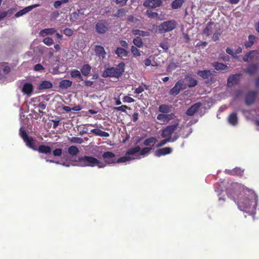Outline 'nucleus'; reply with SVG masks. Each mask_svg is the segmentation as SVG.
Wrapping results in <instances>:
<instances>
[{
  "label": "nucleus",
  "instance_id": "obj_47",
  "mask_svg": "<svg viewBox=\"0 0 259 259\" xmlns=\"http://www.w3.org/2000/svg\"><path fill=\"white\" fill-rule=\"evenodd\" d=\"M178 65L174 62H171L167 67L166 70L168 72H171L173 70L175 69Z\"/></svg>",
  "mask_w": 259,
  "mask_h": 259
},
{
  "label": "nucleus",
  "instance_id": "obj_16",
  "mask_svg": "<svg viewBox=\"0 0 259 259\" xmlns=\"http://www.w3.org/2000/svg\"><path fill=\"white\" fill-rule=\"evenodd\" d=\"M216 25L217 24L213 22H209L207 25L206 28L203 30V34H205L206 36H209L214 31Z\"/></svg>",
  "mask_w": 259,
  "mask_h": 259
},
{
  "label": "nucleus",
  "instance_id": "obj_29",
  "mask_svg": "<svg viewBox=\"0 0 259 259\" xmlns=\"http://www.w3.org/2000/svg\"><path fill=\"white\" fill-rule=\"evenodd\" d=\"M212 33H213V35L212 37V40L214 41L219 40V37L221 34V28L220 27V26L218 24H217V25H215V29Z\"/></svg>",
  "mask_w": 259,
  "mask_h": 259
},
{
  "label": "nucleus",
  "instance_id": "obj_38",
  "mask_svg": "<svg viewBox=\"0 0 259 259\" xmlns=\"http://www.w3.org/2000/svg\"><path fill=\"white\" fill-rule=\"evenodd\" d=\"M70 75H71V77H72L77 78L80 79L81 80H83L82 76L81 75V73H80V71L78 70H76V69L72 70L70 72Z\"/></svg>",
  "mask_w": 259,
  "mask_h": 259
},
{
  "label": "nucleus",
  "instance_id": "obj_50",
  "mask_svg": "<svg viewBox=\"0 0 259 259\" xmlns=\"http://www.w3.org/2000/svg\"><path fill=\"white\" fill-rule=\"evenodd\" d=\"M123 102L132 103L135 102V100L129 96H124L122 99Z\"/></svg>",
  "mask_w": 259,
  "mask_h": 259
},
{
  "label": "nucleus",
  "instance_id": "obj_3",
  "mask_svg": "<svg viewBox=\"0 0 259 259\" xmlns=\"http://www.w3.org/2000/svg\"><path fill=\"white\" fill-rule=\"evenodd\" d=\"M19 135L22 138L27 147L39 153L49 154L51 153L52 149L50 147L45 145H39L38 148L36 145V140L31 136H29L26 132L21 127L19 130Z\"/></svg>",
  "mask_w": 259,
  "mask_h": 259
},
{
  "label": "nucleus",
  "instance_id": "obj_13",
  "mask_svg": "<svg viewBox=\"0 0 259 259\" xmlns=\"http://www.w3.org/2000/svg\"><path fill=\"white\" fill-rule=\"evenodd\" d=\"M33 90V87L30 83H25L23 85L22 89V92L24 94L27 95L28 97H30Z\"/></svg>",
  "mask_w": 259,
  "mask_h": 259
},
{
  "label": "nucleus",
  "instance_id": "obj_48",
  "mask_svg": "<svg viewBox=\"0 0 259 259\" xmlns=\"http://www.w3.org/2000/svg\"><path fill=\"white\" fill-rule=\"evenodd\" d=\"M64 34L67 36H71L73 33V30L69 28H66L63 30Z\"/></svg>",
  "mask_w": 259,
  "mask_h": 259
},
{
  "label": "nucleus",
  "instance_id": "obj_61",
  "mask_svg": "<svg viewBox=\"0 0 259 259\" xmlns=\"http://www.w3.org/2000/svg\"><path fill=\"white\" fill-rule=\"evenodd\" d=\"M60 164L66 167H69L71 165L74 166L73 165H76V164H73L70 162H64L60 163Z\"/></svg>",
  "mask_w": 259,
  "mask_h": 259
},
{
  "label": "nucleus",
  "instance_id": "obj_10",
  "mask_svg": "<svg viewBox=\"0 0 259 259\" xmlns=\"http://www.w3.org/2000/svg\"><path fill=\"white\" fill-rule=\"evenodd\" d=\"M10 71L11 68L8 63L5 62L0 63V79L4 80Z\"/></svg>",
  "mask_w": 259,
  "mask_h": 259
},
{
  "label": "nucleus",
  "instance_id": "obj_45",
  "mask_svg": "<svg viewBox=\"0 0 259 259\" xmlns=\"http://www.w3.org/2000/svg\"><path fill=\"white\" fill-rule=\"evenodd\" d=\"M156 139L153 137L146 139L144 142V144L145 146H150L155 143Z\"/></svg>",
  "mask_w": 259,
  "mask_h": 259
},
{
  "label": "nucleus",
  "instance_id": "obj_5",
  "mask_svg": "<svg viewBox=\"0 0 259 259\" xmlns=\"http://www.w3.org/2000/svg\"><path fill=\"white\" fill-rule=\"evenodd\" d=\"M180 120L177 119L174 124L166 126L163 128L161 133V137L163 138H167L171 142L176 141L179 137V135L176 132L179 127Z\"/></svg>",
  "mask_w": 259,
  "mask_h": 259
},
{
  "label": "nucleus",
  "instance_id": "obj_43",
  "mask_svg": "<svg viewBox=\"0 0 259 259\" xmlns=\"http://www.w3.org/2000/svg\"><path fill=\"white\" fill-rule=\"evenodd\" d=\"M69 140L72 143L81 144L83 142V139L80 137H73L69 138Z\"/></svg>",
  "mask_w": 259,
  "mask_h": 259
},
{
  "label": "nucleus",
  "instance_id": "obj_4",
  "mask_svg": "<svg viewBox=\"0 0 259 259\" xmlns=\"http://www.w3.org/2000/svg\"><path fill=\"white\" fill-rule=\"evenodd\" d=\"M78 163L75 165L80 167H94L98 166L99 168H103L106 166V164L97 158L88 156H83L79 157L77 160H73Z\"/></svg>",
  "mask_w": 259,
  "mask_h": 259
},
{
  "label": "nucleus",
  "instance_id": "obj_25",
  "mask_svg": "<svg viewBox=\"0 0 259 259\" xmlns=\"http://www.w3.org/2000/svg\"><path fill=\"white\" fill-rule=\"evenodd\" d=\"M115 53L118 57L123 58L127 57L128 51L122 48L117 47L115 51Z\"/></svg>",
  "mask_w": 259,
  "mask_h": 259
},
{
  "label": "nucleus",
  "instance_id": "obj_23",
  "mask_svg": "<svg viewBox=\"0 0 259 259\" xmlns=\"http://www.w3.org/2000/svg\"><path fill=\"white\" fill-rule=\"evenodd\" d=\"M197 74L203 79H208L212 75V72L209 70H198Z\"/></svg>",
  "mask_w": 259,
  "mask_h": 259
},
{
  "label": "nucleus",
  "instance_id": "obj_59",
  "mask_svg": "<svg viewBox=\"0 0 259 259\" xmlns=\"http://www.w3.org/2000/svg\"><path fill=\"white\" fill-rule=\"evenodd\" d=\"M128 0H116V3L120 6H124Z\"/></svg>",
  "mask_w": 259,
  "mask_h": 259
},
{
  "label": "nucleus",
  "instance_id": "obj_64",
  "mask_svg": "<svg viewBox=\"0 0 259 259\" xmlns=\"http://www.w3.org/2000/svg\"><path fill=\"white\" fill-rule=\"evenodd\" d=\"M52 122L53 123V128H56L58 126L59 123V120H52Z\"/></svg>",
  "mask_w": 259,
  "mask_h": 259
},
{
  "label": "nucleus",
  "instance_id": "obj_19",
  "mask_svg": "<svg viewBox=\"0 0 259 259\" xmlns=\"http://www.w3.org/2000/svg\"><path fill=\"white\" fill-rule=\"evenodd\" d=\"M240 74H236L230 76L228 78L227 84L228 87H231L233 84L237 83L239 80Z\"/></svg>",
  "mask_w": 259,
  "mask_h": 259
},
{
  "label": "nucleus",
  "instance_id": "obj_39",
  "mask_svg": "<svg viewBox=\"0 0 259 259\" xmlns=\"http://www.w3.org/2000/svg\"><path fill=\"white\" fill-rule=\"evenodd\" d=\"M255 53H256V51H250L243 57V60L245 62H249V60L253 57V54Z\"/></svg>",
  "mask_w": 259,
  "mask_h": 259
},
{
  "label": "nucleus",
  "instance_id": "obj_14",
  "mask_svg": "<svg viewBox=\"0 0 259 259\" xmlns=\"http://www.w3.org/2000/svg\"><path fill=\"white\" fill-rule=\"evenodd\" d=\"M172 149L170 147H164L157 150L155 152V155L156 156L160 157L162 155H165L172 152Z\"/></svg>",
  "mask_w": 259,
  "mask_h": 259
},
{
  "label": "nucleus",
  "instance_id": "obj_20",
  "mask_svg": "<svg viewBox=\"0 0 259 259\" xmlns=\"http://www.w3.org/2000/svg\"><path fill=\"white\" fill-rule=\"evenodd\" d=\"M185 79L187 82V88H193L197 84V80L189 75H186Z\"/></svg>",
  "mask_w": 259,
  "mask_h": 259
},
{
  "label": "nucleus",
  "instance_id": "obj_30",
  "mask_svg": "<svg viewBox=\"0 0 259 259\" xmlns=\"http://www.w3.org/2000/svg\"><path fill=\"white\" fill-rule=\"evenodd\" d=\"M200 105L198 103L191 106L187 111L186 114L188 115L192 116L198 110Z\"/></svg>",
  "mask_w": 259,
  "mask_h": 259
},
{
  "label": "nucleus",
  "instance_id": "obj_17",
  "mask_svg": "<svg viewBox=\"0 0 259 259\" xmlns=\"http://www.w3.org/2000/svg\"><path fill=\"white\" fill-rule=\"evenodd\" d=\"M228 121L230 124L232 126H236L238 122V117L236 113L233 112L230 114L228 118Z\"/></svg>",
  "mask_w": 259,
  "mask_h": 259
},
{
  "label": "nucleus",
  "instance_id": "obj_63",
  "mask_svg": "<svg viewBox=\"0 0 259 259\" xmlns=\"http://www.w3.org/2000/svg\"><path fill=\"white\" fill-rule=\"evenodd\" d=\"M139 114L138 112H135L133 115V121L136 122L138 119Z\"/></svg>",
  "mask_w": 259,
  "mask_h": 259
},
{
  "label": "nucleus",
  "instance_id": "obj_9",
  "mask_svg": "<svg viewBox=\"0 0 259 259\" xmlns=\"http://www.w3.org/2000/svg\"><path fill=\"white\" fill-rule=\"evenodd\" d=\"M175 115L174 113H160L157 116V119L159 120L160 124H166L170 120L174 119L175 118Z\"/></svg>",
  "mask_w": 259,
  "mask_h": 259
},
{
  "label": "nucleus",
  "instance_id": "obj_44",
  "mask_svg": "<svg viewBox=\"0 0 259 259\" xmlns=\"http://www.w3.org/2000/svg\"><path fill=\"white\" fill-rule=\"evenodd\" d=\"M131 52L135 57H139L141 55L140 51L137 48V47L133 46L131 47Z\"/></svg>",
  "mask_w": 259,
  "mask_h": 259
},
{
  "label": "nucleus",
  "instance_id": "obj_2",
  "mask_svg": "<svg viewBox=\"0 0 259 259\" xmlns=\"http://www.w3.org/2000/svg\"><path fill=\"white\" fill-rule=\"evenodd\" d=\"M151 150V148L150 147L141 149L139 146H137L128 149L124 156L118 158L117 160L114 159L115 155L113 153L106 152L102 154L103 158L106 159L103 162L106 164V166L115 162H127L134 159H141L148 155Z\"/></svg>",
  "mask_w": 259,
  "mask_h": 259
},
{
  "label": "nucleus",
  "instance_id": "obj_46",
  "mask_svg": "<svg viewBox=\"0 0 259 259\" xmlns=\"http://www.w3.org/2000/svg\"><path fill=\"white\" fill-rule=\"evenodd\" d=\"M43 42L48 46H51L54 43V40L53 39L51 38V37H45L44 40H43Z\"/></svg>",
  "mask_w": 259,
  "mask_h": 259
},
{
  "label": "nucleus",
  "instance_id": "obj_42",
  "mask_svg": "<svg viewBox=\"0 0 259 259\" xmlns=\"http://www.w3.org/2000/svg\"><path fill=\"white\" fill-rule=\"evenodd\" d=\"M69 2V0H60L57 1L54 3V7L57 9L59 8L61 5L68 3Z\"/></svg>",
  "mask_w": 259,
  "mask_h": 259
},
{
  "label": "nucleus",
  "instance_id": "obj_8",
  "mask_svg": "<svg viewBox=\"0 0 259 259\" xmlns=\"http://www.w3.org/2000/svg\"><path fill=\"white\" fill-rule=\"evenodd\" d=\"M187 85L184 81L182 79L178 80L174 87L169 91V94L170 95L175 96L179 94L180 91L182 90L186 89Z\"/></svg>",
  "mask_w": 259,
  "mask_h": 259
},
{
  "label": "nucleus",
  "instance_id": "obj_36",
  "mask_svg": "<svg viewBox=\"0 0 259 259\" xmlns=\"http://www.w3.org/2000/svg\"><path fill=\"white\" fill-rule=\"evenodd\" d=\"M91 70V67L88 64H85L82 66L80 71L84 76H87L90 73Z\"/></svg>",
  "mask_w": 259,
  "mask_h": 259
},
{
  "label": "nucleus",
  "instance_id": "obj_21",
  "mask_svg": "<svg viewBox=\"0 0 259 259\" xmlns=\"http://www.w3.org/2000/svg\"><path fill=\"white\" fill-rule=\"evenodd\" d=\"M57 32L55 28H49L42 29L40 31L39 34L40 36L45 37L47 35H52Z\"/></svg>",
  "mask_w": 259,
  "mask_h": 259
},
{
  "label": "nucleus",
  "instance_id": "obj_56",
  "mask_svg": "<svg viewBox=\"0 0 259 259\" xmlns=\"http://www.w3.org/2000/svg\"><path fill=\"white\" fill-rule=\"evenodd\" d=\"M39 112H41V110H45L46 108V105L44 103H40L37 105Z\"/></svg>",
  "mask_w": 259,
  "mask_h": 259
},
{
  "label": "nucleus",
  "instance_id": "obj_12",
  "mask_svg": "<svg viewBox=\"0 0 259 259\" xmlns=\"http://www.w3.org/2000/svg\"><path fill=\"white\" fill-rule=\"evenodd\" d=\"M162 4L161 0H146L143 5L146 7L155 8L160 6Z\"/></svg>",
  "mask_w": 259,
  "mask_h": 259
},
{
  "label": "nucleus",
  "instance_id": "obj_26",
  "mask_svg": "<svg viewBox=\"0 0 259 259\" xmlns=\"http://www.w3.org/2000/svg\"><path fill=\"white\" fill-rule=\"evenodd\" d=\"M158 111L161 113H169L171 111V107L166 104H162L158 107Z\"/></svg>",
  "mask_w": 259,
  "mask_h": 259
},
{
  "label": "nucleus",
  "instance_id": "obj_11",
  "mask_svg": "<svg viewBox=\"0 0 259 259\" xmlns=\"http://www.w3.org/2000/svg\"><path fill=\"white\" fill-rule=\"evenodd\" d=\"M96 31L99 34H104L108 30V26L106 22L102 20L96 24Z\"/></svg>",
  "mask_w": 259,
  "mask_h": 259
},
{
  "label": "nucleus",
  "instance_id": "obj_24",
  "mask_svg": "<svg viewBox=\"0 0 259 259\" xmlns=\"http://www.w3.org/2000/svg\"><path fill=\"white\" fill-rule=\"evenodd\" d=\"M225 172L234 176H241L243 173V170L240 168L236 167L232 170L226 169Z\"/></svg>",
  "mask_w": 259,
  "mask_h": 259
},
{
  "label": "nucleus",
  "instance_id": "obj_6",
  "mask_svg": "<svg viewBox=\"0 0 259 259\" xmlns=\"http://www.w3.org/2000/svg\"><path fill=\"white\" fill-rule=\"evenodd\" d=\"M124 64L120 63L116 67H111L106 69L103 72L104 77H119L123 72Z\"/></svg>",
  "mask_w": 259,
  "mask_h": 259
},
{
  "label": "nucleus",
  "instance_id": "obj_51",
  "mask_svg": "<svg viewBox=\"0 0 259 259\" xmlns=\"http://www.w3.org/2000/svg\"><path fill=\"white\" fill-rule=\"evenodd\" d=\"M33 69L35 71H41L44 70V67L41 64H37L34 66Z\"/></svg>",
  "mask_w": 259,
  "mask_h": 259
},
{
  "label": "nucleus",
  "instance_id": "obj_54",
  "mask_svg": "<svg viewBox=\"0 0 259 259\" xmlns=\"http://www.w3.org/2000/svg\"><path fill=\"white\" fill-rule=\"evenodd\" d=\"M147 14L149 18H154L158 16V14L156 12L147 11Z\"/></svg>",
  "mask_w": 259,
  "mask_h": 259
},
{
  "label": "nucleus",
  "instance_id": "obj_57",
  "mask_svg": "<svg viewBox=\"0 0 259 259\" xmlns=\"http://www.w3.org/2000/svg\"><path fill=\"white\" fill-rule=\"evenodd\" d=\"M60 14L58 11H54L51 15V18L53 19H56L59 16Z\"/></svg>",
  "mask_w": 259,
  "mask_h": 259
},
{
  "label": "nucleus",
  "instance_id": "obj_34",
  "mask_svg": "<svg viewBox=\"0 0 259 259\" xmlns=\"http://www.w3.org/2000/svg\"><path fill=\"white\" fill-rule=\"evenodd\" d=\"M132 33L135 35L142 36H148L150 35L149 32L147 31H143L139 29H134L132 30Z\"/></svg>",
  "mask_w": 259,
  "mask_h": 259
},
{
  "label": "nucleus",
  "instance_id": "obj_35",
  "mask_svg": "<svg viewBox=\"0 0 259 259\" xmlns=\"http://www.w3.org/2000/svg\"><path fill=\"white\" fill-rule=\"evenodd\" d=\"M72 82L68 79L61 80L59 83V87L62 89H67L72 85Z\"/></svg>",
  "mask_w": 259,
  "mask_h": 259
},
{
  "label": "nucleus",
  "instance_id": "obj_52",
  "mask_svg": "<svg viewBox=\"0 0 259 259\" xmlns=\"http://www.w3.org/2000/svg\"><path fill=\"white\" fill-rule=\"evenodd\" d=\"M127 108V106L126 105H122L121 106L116 107L114 109L117 111H120L122 112H126V109Z\"/></svg>",
  "mask_w": 259,
  "mask_h": 259
},
{
  "label": "nucleus",
  "instance_id": "obj_53",
  "mask_svg": "<svg viewBox=\"0 0 259 259\" xmlns=\"http://www.w3.org/2000/svg\"><path fill=\"white\" fill-rule=\"evenodd\" d=\"M92 132L95 134V135L99 136H102V134L103 133V131L99 130V129H93L92 130Z\"/></svg>",
  "mask_w": 259,
  "mask_h": 259
},
{
  "label": "nucleus",
  "instance_id": "obj_60",
  "mask_svg": "<svg viewBox=\"0 0 259 259\" xmlns=\"http://www.w3.org/2000/svg\"><path fill=\"white\" fill-rule=\"evenodd\" d=\"M226 51L228 54L232 55L234 57H235V53L231 49L227 48Z\"/></svg>",
  "mask_w": 259,
  "mask_h": 259
},
{
  "label": "nucleus",
  "instance_id": "obj_31",
  "mask_svg": "<svg viewBox=\"0 0 259 259\" xmlns=\"http://www.w3.org/2000/svg\"><path fill=\"white\" fill-rule=\"evenodd\" d=\"M53 87L52 83L47 80L42 81L38 86L39 90L51 89Z\"/></svg>",
  "mask_w": 259,
  "mask_h": 259
},
{
  "label": "nucleus",
  "instance_id": "obj_7",
  "mask_svg": "<svg viewBox=\"0 0 259 259\" xmlns=\"http://www.w3.org/2000/svg\"><path fill=\"white\" fill-rule=\"evenodd\" d=\"M177 26V22L175 20L165 21L158 26V31L160 33H164L174 30Z\"/></svg>",
  "mask_w": 259,
  "mask_h": 259
},
{
  "label": "nucleus",
  "instance_id": "obj_40",
  "mask_svg": "<svg viewBox=\"0 0 259 259\" xmlns=\"http://www.w3.org/2000/svg\"><path fill=\"white\" fill-rule=\"evenodd\" d=\"M133 43L138 48H141L143 45V41L141 38L139 37H137L134 38L133 40Z\"/></svg>",
  "mask_w": 259,
  "mask_h": 259
},
{
  "label": "nucleus",
  "instance_id": "obj_62",
  "mask_svg": "<svg viewBox=\"0 0 259 259\" xmlns=\"http://www.w3.org/2000/svg\"><path fill=\"white\" fill-rule=\"evenodd\" d=\"M160 47L165 51H167L168 49V46L165 42L161 43L160 45Z\"/></svg>",
  "mask_w": 259,
  "mask_h": 259
},
{
  "label": "nucleus",
  "instance_id": "obj_32",
  "mask_svg": "<svg viewBox=\"0 0 259 259\" xmlns=\"http://www.w3.org/2000/svg\"><path fill=\"white\" fill-rule=\"evenodd\" d=\"M256 37L253 35L248 36V40L245 42L244 46L246 48H250L253 44Z\"/></svg>",
  "mask_w": 259,
  "mask_h": 259
},
{
  "label": "nucleus",
  "instance_id": "obj_27",
  "mask_svg": "<svg viewBox=\"0 0 259 259\" xmlns=\"http://www.w3.org/2000/svg\"><path fill=\"white\" fill-rule=\"evenodd\" d=\"M95 52L97 55L102 57L104 58L106 56V52L104 47L101 46H96L95 48Z\"/></svg>",
  "mask_w": 259,
  "mask_h": 259
},
{
  "label": "nucleus",
  "instance_id": "obj_33",
  "mask_svg": "<svg viewBox=\"0 0 259 259\" xmlns=\"http://www.w3.org/2000/svg\"><path fill=\"white\" fill-rule=\"evenodd\" d=\"M185 0H174L171 4L173 9H177L182 7Z\"/></svg>",
  "mask_w": 259,
  "mask_h": 259
},
{
  "label": "nucleus",
  "instance_id": "obj_22",
  "mask_svg": "<svg viewBox=\"0 0 259 259\" xmlns=\"http://www.w3.org/2000/svg\"><path fill=\"white\" fill-rule=\"evenodd\" d=\"M256 94L255 92H250L248 93L245 98V102L246 104L250 105L253 103L255 98Z\"/></svg>",
  "mask_w": 259,
  "mask_h": 259
},
{
  "label": "nucleus",
  "instance_id": "obj_41",
  "mask_svg": "<svg viewBox=\"0 0 259 259\" xmlns=\"http://www.w3.org/2000/svg\"><path fill=\"white\" fill-rule=\"evenodd\" d=\"M127 11L125 9H120L118 10L114 14V16L117 17H122L125 15Z\"/></svg>",
  "mask_w": 259,
  "mask_h": 259
},
{
  "label": "nucleus",
  "instance_id": "obj_1",
  "mask_svg": "<svg viewBox=\"0 0 259 259\" xmlns=\"http://www.w3.org/2000/svg\"><path fill=\"white\" fill-rule=\"evenodd\" d=\"M227 194L235 202L240 210L250 215L255 214L258 197L254 191L234 183L230 188L227 189Z\"/></svg>",
  "mask_w": 259,
  "mask_h": 259
},
{
  "label": "nucleus",
  "instance_id": "obj_15",
  "mask_svg": "<svg viewBox=\"0 0 259 259\" xmlns=\"http://www.w3.org/2000/svg\"><path fill=\"white\" fill-rule=\"evenodd\" d=\"M38 6H39L38 5L35 4V5H31V6H29L28 7H25L23 9L17 12L15 14V16L16 17H21L22 16H23V15L26 14L27 13L29 12L31 10H32L33 8H36Z\"/></svg>",
  "mask_w": 259,
  "mask_h": 259
},
{
  "label": "nucleus",
  "instance_id": "obj_28",
  "mask_svg": "<svg viewBox=\"0 0 259 259\" xmlns=\"http://www.w3.org/2000/svg\"><path fill=\"white\" fill-rule=\"evenodd\" d=\"M212 65L218 71H223L229 69L226 65L222 63L214 62L212 64Z\"/></svg>",
  "mask_w": 259,
  "mask_h": 259
},
{
  "label": "nucleus",
  "instance_id": "obj_18",
  "mask_svg": "<svg viewBox=\"0 0 259 259\" xmlns=\"http://www.w3.org/2000/svg\"><path fill=\"white\" fill-rule=\"evenodd\" d=\"M259 69L257 64H252L248 66L245 69V72L249 75H253L256 73Z\"/></svg>",
  "mask_w": 259,
  "mask_h": 259
},
{
  "label": "nucleus",
  "instance_id": "obj_49",
  "mask_svg": "<svg viewBox=\"0 0 259 259\" xmlns=\"http://www.w3.org/2000/svg\"><path fill=\"white\" fill-rule=\"evenodd\" d=\"M62 153V150L60 148H57L53 151V154L55 156H60Z\"/></svg>",
  "mask_w": 259,
  "mask_h": 259
},
{
  "label": "nucleus",
  "instance_id": "obj_58",
  "mask_svg": "<svg viewBox=\"0 0 259 259\" xmlns=\"http://www.w3.org/2000/svg\"><path fill=\"white\" fill-rule=\"evenodd\" d=\"M167 142H171L170 140H169L167 138H164V140H161L158 144V146H162L165 145Z\"/></svg>",
  "mask_w": 259,
  "mask_h": 259
},
{
  "label": "nucleus",
  "instance_id": "obj_37",
  "mask_svg": "<svg viewBox=\"0 0 259 259\" xmlns=\"http://www.w3.org/2000/svg\"><path fill=\"white\" fill-rule=\"evenodd\" d=\"M79 152V149L75 146H71L68 149V153L71 156L76 155Z\"/></svg>",
  "mask_w": 259,
  "mask_h": 259
},
{
  "label": "nucleus",
  "instance_id": "obj_55",
  "mask_svg": "<svg viewBox=\"0 0 259 259\" xmlns=\"http://www.w3.org/2000/svg\"><path fill=\"white\" fill-rule=\"evenodd\" d=\"M144 91V88L142 86H140L138 88L136 89L134 93L139 94L142 93Z\"/></svg>",
  "mask_w": 259,
  "mask_h": 259
}]
</instances>
